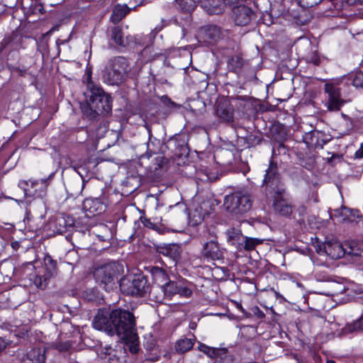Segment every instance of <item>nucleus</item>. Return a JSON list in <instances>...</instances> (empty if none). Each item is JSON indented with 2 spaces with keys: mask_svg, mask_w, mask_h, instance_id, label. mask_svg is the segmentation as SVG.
<instances>
[{
  "mask_svg": "<svg viewBox=\"0 0 363 363\" xmlns=\"http://www.w3.org/2000/svg\"><path fill=\"white\" fill-rule=\"evenodd\" d=\"M87 91L86 92V104L82 107L85 116L90 119L95 118L99 115H107L112 110L111 97L95 84L91 79V73L86 77Z\"/></svg>",
  "mask_w": 363,
  "mask_h": 363,
  "instance_id": "obj_1",
  "label": "nucleus"
},
{
  "mask_svg": "<svg viewBox=\"0 0 363 363\" xmlns=\"http://www.w3.org/2000/svg\"><path fill=\"white\" fill-rule=\"evenodd\" d=\"M112 335H117L122 340H136L135 317L127 310L118 308L110 312Z\"/></svg>",
  "mask_w": 363,
  "mask_h": 363,
  "instance_id": "obj_2",
  "label": "nucleus"
},
{
  "mask_svg": "<svg viewBox=\"0 0 363 363\" xmlns=\"http://www.w3.org/2000/svg\"><path fill=\"white\" fill-rule=\"evenodd\" d=\"M124 273L123 264L118 262H111L95 269L94 277L96 281L106 291L116 288L120 277Z\"/></svg>",
  "mask_w": 363,
  "mask_h": 363,
  "instance_id": "obj_3",
  "label": "nucleus"
},
{
  "mask_svg": "<svg viewBox=\"0 0 363 363\" xmlns=\"http://www.w3.org/2000/svg\"><path fill=\"white\" fill-rule=\"evenodd\" d=\"M121 291L131 296H144L149 290V283L145 276L133 274L121 277L119 281Z\"/></svg>",
  "mask_w": 363,
  "mask_h": 363,
  "instance_id": "obj_4",
  "label": "nucleus"
},
{
  "mask_svg": "<svg viewBox=\"0 0 363 363\" xmlns=\"http://www.w3.org/2000/svg\"><path fill=\"white\" fill-rule=\"evenodd\" d=\"M127 69L126 60L116 57L108 61L103 73L104 82L110 85H118L124 79Z\"/></svg>",
  "mask_w": 363,
  "mask_h": 363,
  "instance_id": "obj_5",
  "label": "nucleus"
},
{
  "mask_svg": "<svg viewBox=\"0 0 363 363\" xmlns=\"http://www.w3.org/2000/svg\"><path fill=\"white\" fill-rule=\"evenodd\" d=\"M223 206L233 215H242L251 209L252 200L247 194L237 191L225 196Z\"/></svg>",
  "mask_w": 363,
  "mask_h": 363,
  "instance_id": "obj_6",
  "label": "nucleus"
},
{
  "mask_svg": "<svg viewBox=\"0 0 363 363\" xmlns=\"http://www.w3.org/2000/svg\"><path fill=\"white\" fill-rule=\"evenodd\" d=\"M353 245H354V243L352 242L342 245L338 241H328L323 243V246L320 247V251H323L325 255L333 259H340L346 254L358 255L359 252L354 249Z\"/></svg>",
  "mask_w": 363,
  "mask_h": 363,
  "instance_id": "obj_7",
  "label": "nucleus"
},
{
  "mask_svg": "<svg viewBox=\"0 0 363 363\" xmlns=\"http://www.w3.org/2000/svg\"><path fill=\"white\" fill-rule=\"evenodd\" d=\"M263 184L271 193L281 196L284 192V189L280 186V179L277 174V166L273 162H271L268 169L266 170V174L263 181Z\"/></svg>",
  "mask_w": 363,
  "mask_h": 363,
  "instance_id": "obj_8",
  "label": "nucleus"
},
{
  "mask_svg": "<svg viewBox=\"0 0 363 363\" xmlns=\"http://www.w3.org/2000/svg\"><path fill=\"white\" fill-rule=\"evenodd\" d=\"M157 34V31L152 30L150 33H140L133 36L134 42L136 45L145 47L141 54L147 61L153 60L160 55L158 52H154L152 54V48L150 46Z\"/></svg>",
  "mask_w": 363,
  "mask_h": 363,
  "instance_id": "obj_9",
  "label": "nucleus"
},
{
  "mask_svg": "<svg viewBox=\"0 0 363 363\" xmlns=\"http://www.w3.org/2000/svg\"><path fill=\"white\" fill-rule=\"evenodd\" d=\"M198 350L211 359H214V362L218 363H233L232 355L226 348L211 347L203 343H199Z\"/></svg>",
  "mask_w": 363,
  "mask_h": 363,
  "instance_id": "obj_10",
  "label": "nucleus"
},
{
  "mask_svg": "<svg viewBox=\"0 0 363 363\" xmlns=\"http://www.w3.org/2000/svg\"><path fill=\"white\" fill-rule=\"evenodd\" d=\"M325 92L328 94L327 107L330 111H338L345 104L341 99L340 89L333 84L327 83L324 86Z\"/></svg>",
  "mask_w": 363,
  "mask_h": 363,
  "instance_id": "obj_11",
  "label": "nucleus"
},
{
  "mask_svg": "<svg viewBox=\"0 0 363 363\" xmlns=\"http://www.w3.org/2000/svg\"><path fill=\"white\" fill-rule=\"evenodd\" d=\"M201 255L203 257L211 260H219L223 258V252L220 247L216 236L211 235L209 240L204 242Z\"/></svg>",
  "mask_w": 363,
  "mask_h": 363,
  "instance_id": "obj_12",
  "label": "nucleus"
},
{
  "mask_svg": "<svg viewBox=\"0 0 363 363\" xmlns=\"http://www.w3.org/2000/svg\"><path fill=\"white\" fill-rule=\"evenodd\" d=\"M109 317L110 312L105 309L99 310L93 320L94 328L112 335V324Z\"/></svg>",
  "mask_w": 363,
  "mask_h": 363,
  "instance_id": "obj_13",
  "label": "nucleus"
},
{
  "mask_svg": "<svg viewBox=\"0 0 363 363\" xmlns=\"http://www.w3.org/2000/svg\"><path fill=\"white\" fill-rule=\"evenodd\" d=\"M234 20L237 25H247L255 16L254 12L247 6L239 5L233 7Z\"/></svg>",
  "mask_w": 363,
  "mask_h": 363,
  "instance_id": "obj_14",
  "label": "nucleus"
},
{
  "mask_svg": "<svg viewBox=\"0 0 363 363\" xmlns=\"http://www.w3.org/2000/svg\"><path fill=\"white\" fill-rule=\"evenodd\" d=\"M83 209L87 216H94L104 212L106 206L98 198L86 199L83 203Z\"/></svg>",
  "mask_w": 363,
  "mask_h": 363,
  "instance_id": "obj_15",
  "label": "nucleus"
},
{
  "mask_svg": "<svg viewBox=\"0 0 363 363\" xmlns=\"http://www.w3.org/2000/svg\"><path fill=\"white\" fill-rule=\"evenodd\" d=\"M157 252L167 256L173 260L179 259L182 252V246L176 243L161 244L157 246Z\"/></svg>",
  "mask_w": 363,
  "mask_h": 363,
  "instance_id": "obj_16",
  "label": "nucleus"
},
{
  "mask_svg": "<svg viewBox=\"0 0 363 363\" xmlns=\"http://www.w3.org/2000/svg\"><path fill=\"white\" fill-rule=\"evenodd\" d=\"M201 6L209 14H220L224 11L223 0H201Z\"/></svg>",
  "mask_w": 363,
  "mask_h": 363,
  "instance_id": "obj_17",
  "label": "nucleus"
},
{
  "mask_svg": "<svg viewBox=\"0 0 363 363\" xmlns=\"http://www.w3.org/2000/svg\"><path fill=\"white\" fill-rule=\"evenodd\" d=\"M227 241L233 245L241 250L244 236L240 229L235 227H230L225 231Z\"/></svg>",
  "mask_w": 363,
  "mask_h": 363,
  "instance_id": "obj_18",
  "label": "nucleus"
},
{
  "mask_svg": "<svg viewBox=\"0 0 363 363\" xmlns=\"http://www.w3.org/2000/svg\"><path fill=\"white\" fill-rule=\"evenodd\" d=\"M45 350L41 348H33L27 354L21 363H45Z\"/></svg>",
  "mask_w": 363,
  "mask_h": 363,
  "instance_id": "obj_19",
  "label": "nucleus"
},
{
  "mask_svg": "<svg viewBox=\"0 0 363 363\" xmlns=\"http://www.w3.org/2000/svg\"><path fill=\"white\" fill-rule=\"evenodd\" d=\"M150 272L154 281V285L163 286L169 279L166 271L159 267H152Z\"/></svg>",
  "mask_w": 363,
  "mask_h": 363,
  "instance_id": "obj_20",
  "label": "nucleus"
},
{
  "mask_svg": "<svg viewBox=\"0 0 363 363\" xmlns=\"http://www.w3.org/2000/svg\"><path fill=\"white\" fill-rule=\"evenodd\" d=\"M147 293L149 294V298L155 303H161L165 298H167L162 286L153 284L150 286L149 285V290Z\"/></svg>",
  "mask_w": 363,
  "mask_h": 363,
  "instance_id": "obj_21",
  "label": "nucleus"
},
{
  "mask_svg": "<svg viewBox=\"0 0 363 363\" xmlns=\"http://www.w3.org/2000/svg\"><path fill=\"white\" fill-rule=\"evenodd\" d=\"M274 208L280 215L288 216L292 213V206L286 199L275 198Z\"/></svg>",
  "mask_w": 363,
  "mask_h": 363,
  "instance_id": "obj_22",
  "label": "nucleus"
},
{
  "mask_svg": "<svg viewBox=\"0 0 363 363\" xmlns=\"http://www.w3.org/2000/svg\"><path fill=\"white\" fill-rule=\"evenodd\" d=\"M219 118L225 122H230L233 118V110L231 106L225 104H220L216 110Z\"/></svg>",
  "mask_w": 363,
  "mask_h": 363,
  "instance_id": "obj_23",
  "label": "nucleus"
},
{
  "mask_svg": "<svg viewBox=\"0 0 363 363\" xmlns=\"http://www.w3.org/2000/svg\"><path fill=\"white\" fill-rule=\"evenodd\" d=\"M108 36L116 45L125 46L123 30L119 26L111 27L109 29Z\"/></svg>",
  "mask_w": 363,
  "mask_h": 363,
  "instance_id": "obj_24",
  "label": "nucleus"
},
{
  "mask_svg": "<svg viewBox=\"0 0 363 363\" xmlns=\"http://www.w3.org/2000/svg\"><path fill=\"white\" fill-rule=\"evenodd\" d=\"M194 338H182L176 342L175 350L180 354L189 351L194 345Z\"/></svg>",
  "mask_w": 363,
  "mask_h": 363,
  "instance_id": "obj_25",
  "label": "nucleus"
},
{
  "mask_svg": "<svg viewBox=\"0 0 363 363\" xmlns=\"http://www.w3.org/2000/svg\"><path fill=\"white\" fill-rule=\"evenodd\" d=\"M50 277L46 274L39 275L36 274H30V281L35 286L36 288L45 289L48 284Z\"/></svg>",
  "mask_w": 363,
  "mask_h": 363,
  "instance_id": "obj_26",
  "label": "nucleus"
},
{
  "mask_svg": "<svg viewBox=\"0 0 363 363\" xmlns=\"http://www.w3.org/2000/svg\"><path fill=\"white\" fill-rule=\"evenodd\" d=\"M201 33H206V38L210 41H216L220 38V28L216 26H209L202 30Z\"/></svg>",
  "mask_w": 363,
  "mask_h": 363,
  "instance_id": "obj_27",
  "label": "nucleus"
},
{
  "mask_svg": "<svg viewBox=\"0 0 363 363\" xmlns=\"http://www.w3.org/2000/svg\"><path fill=\"white\" fill-rule=\"evenodd\" d=\"M128 12V10L126 6H117L113 10L111 21L114 23H117L126 16Z\"/></svg>",
  "mask_w": 363,
  "mask_h": 363,
  "instance_id": "obj_28",
  "label": "nucleus"
},
{
  "mask_svg": "<svg viewBox=\"0 0 363 363\" xmlns=\"http://www.w3.org/2000/svg\"><path fill=\"white\" fill-rule=\"evenodd\" d=\"M162 286L167 298H171L178 293L179 289H180V284L169 279Z\"/></svg>",
  "mask_w": 363,
  "mask_h": 363,
  "instance_id": "obj_29",
  "label": "nucleus"
},
{
  "mask_svg": "<svg viewBox=\"0 0 363 363\" xmlns=\"http://www.w3.org/2000/svg\"><path fill=\"white\" fill-rule=\"evenodd\" d=\"M344 333H355L363 330V315L357 320L348 323L342 329Z\"/></svg>",
  "mask_w": 363,
  "mask_h": 363,
  "instance_id": "obj_30",
  "label": "nucleus"
},
{
  "mask_svg": "<svg viewBox=\"0 0 363 363\" xmlns=\"http://www.w3.org/2000/svg\"><path fill=\"white\" fill-rule=\"evenodd\" d=\"M199 0H176L177 8L184 12H190L194 9Z\"/></svg>",
  "mask_w": 363,
  "mask_h": 363,
  "instance_id": "obj_31",
  "label": "nucleus"
},
{
  "mask_svg": "<svg viewBox=\"0 0 363 363\" xmlns=\"http://www.w3.org/2000/svg\"><path fill=\"white\" fill-rule=\"evenodd\" d=\"M44 263L47 270L45 273L50 277L57 273V262L54 260L50 255H45L44 258Z\"/></svg>",
  "mask_w": 363,
  "mask_h": 363,
  "instance_id": "obj_32",
  "label": "nucleus"
},
{
  "mask_svg": "<svg viewBox=\"0 0 363 363\" xmlns=\"http://www.w3.org/2000/svg\"><path fill=\"white\" fill-rule=\"evenodd\" d=\"M262 242L263 240L261 239L244 237L241 249H244L247 251H251L254 250L257 245L262 243Z\"/></svg>",
  "mask_w": 363,
  "mask_h": 363,
  "instance_id": "obj_33",
  "label": "nucleus"
},
{
  "mask_svg": "<svg viewBox=\"0 0 363 363\" xmlns=\"http://www.w3.org/2000/svg\"><path fill=\"white\" fill-rule=\"evenodd\" d=\"M72 346L69 340H64L62 336H60L59 340L52 343V347L60 352H67Z\"/></svg>",
  "mask_w": 363,
  "mask_h": 363,
  "instance_id": "obj_34",
  "label": "nucleus"
},
{
  "mask_svg": "<svg viewBox=\"0 0 363 363\" xmlns=\"http://www.w3.org/2000/svg\"><path fill=\"white\" fill-rule=\"evenodd\" d=\"M350 79L352 80V85L356 88L363 89V72L357 71L350 74Z\"/></svg>",
  "mask_w": 363,
  "mask_h": 363,
  "instance_id": "obj_35",
  "label": "nucleus"
},
{
  "mask_svg": "<svg viewBox=\"0 0 363 363\" xmlns=\"http://www.w3.org/2000/svg\"><path fill=\"white\" fill-rule=\"evenodd\" d=\"M320 135H322L320 132L318 130H313L306 136V140H307L308 143H310L311 145L316 147L320 145L318 141V138Z\"/></svg>",
  "mask_w": 363,
  "mask_h": 363,
  "instance_id": "obj_36",
  "label": "nucleus"
},
{
  "mask_svg": "<svg viewBox=\"0 0 363 363\" xmlns=\"http://www.w3.org/2000/svg\"><path fill=\"white\" fill-rule=\"evenodd\" d=\"M141 222L146 228L155 230L157 231L159 230V227L154 223H152L150 219L147 218H141Z\"/></svg>",
  "mask_w": 363,
  "mask_h": 363,
  "instance_id": "obj_37",
  "label": "nucleus"
},
{
  "mask_svg": "<svg viewBox=\"0 0 363 363\" xmlns=\"http://www.w3.org/2000/svg\"><path fill=\"white\" fill-rule=\"evenodd\" d=\"M125 342L130 343V350L133 353H136L138 351V335L136 334V340L135 341H131L130 340H124Z\"/></svg>",
  "mask_w": 363,
  "mask_h": 363,
  "instance_id": "obj_38",
  "label": "nucleus"
},
{
  "mask_svg": "<svg viewBox=\"0 0 363 363\" xmlns=\"http://www.w3.org/2000/svg\"><path fill=\"white\" fill-rule=\"evenodd\" d=\"M323 0H301V6L303 7H312L313 6L318 5Z\"/></svg>",
  "mask_w": 363,
  "mask_h": 363,
  "instance_id": "obj_39",
  "label": "nucleus"
},
{
  "mask_svg": "<svg viewBox=\"0 0 363 363\" xmlns=\"http://www.w3.org/2000/svg\"><path fill=\"white\" fill-rule=\"evenodd\" d=\"M177 294L184 297H189L191 295L192 292L189 288L186 286H182L180 284V289H179V291Z\"/></svg>",
  "mask_w": 363,
  "mask_h": 363,
  "instance_id": "obj_40",
  "label": "nucleus"
},
{
  "mask_svg": "<svg viewBox=\"0 0 363 363\" xmlns=\"http://www.w3.org/2000/svg\"><path fill=\"white\" fill-rule=\"evenodd\" d=\"M160 100H161V101L164 104H165V105H167L168 106H171L172 107V106H176L175 103L172 101L171 99L167 96H166V95L162 96L160 98Z\"/></svg>",
  "mask_w": 363,
  "mask_h": 363,
  "instance_id": "obj_41",
  "label": "nucleus"
},
{
  "mask_svg": "<svg viewBox=\"0 0 363 363\" xmlns=\"http://www.w3.org/2000/svg\"><path fill=\"white\" fill-rule=\"evenodd\" d=\"M33 13H45V9L43 7V6L41 4H38L34 6L33 9Z\"/></svg>",
  "mask_w": 363,
  "mask_h": 363,
  "instance_id": "obj_42",
  "label": "nucleus"
},
{
  "mask_svg": "<svg viewBox=\"0 0 363 363\" xmlns=\"http://www.w3.org/2000/svg\"><path fill=\"white\" fill-rule=\"evenodd\" d=\"M355 158L361 159L363 158V143L361 145L359 150H357L354 154Z\"/></svg>",
  "mask_w": 363,
  "mask_h": 363,
  "instance_id": "obj_43",
  "label": "nucleus"
},
{
  "mask_svg": "<svg viewBox=\"0 0 363 363\" xmlns=\"http://www.w3.org/2000/svg\"><path fill=\"white\" fill-rule=\"evenodd\" d=\"M254 313L259 318H263L265 316L264 313L258 307L255 308Z\"/></svg>",
  "mask_w": 363,
  "mask_h": 363,
  "instance_id": "obj_44",
  "label": "nucleus"
},
{
  "mask_svg": "<svg viewBox=\"0 0 363 363\" xmlns=\"http://www.w3.org/2000/svg\"><path fill=\"white\" fill-rule=\"evenodd\" d=\"M7 345V342L6 341L2 338V337H0V353L4 350V349L6 348Z\"/></svg>",
  "mask_w": 363,
  "mask_h": 363,
  "instance_id": "obj_45",
  "label": "nucleus"
},
{
  "mask_svg": "<svg viewBox=\"0 0 363 363\" xmlns=\"http://www.w3.org/2000/svg\"><path fill=\"white\" fill-rule=\"evenodd\" d=\"M223 1L225 2V7L226 6V5L233 6L239 1L238 0H223Z\"/></svg>",
  "mask_w": 363,
  "mask_h": 363,
  "instance_id": "obj_46",
  "label": "nucleus"
},
{
  "mask_svg": "<svg viewBox=\"0 0 363 363\" xmlns=\"http://www.w3.org/2000/svg\"><path fill=\"white\" fill-rule=\"evenodd\" d=\"M308 21V19L307 18H305L303 19H301V18H298L296 20V23H299L301 25H305L307 23Z\"/></svg>",
  "mask_w": 363,
  "mask_h": 363,
  "instance_id": "obj_47",
  "label": "nucleus"
},
{
  "mask_svg": "<svg viewBox=\"0 0 363 363\" xmlns=\"http://www.w3.org/2000/svg\"><path fill=\"white\" fill-rule=\"evenodd\" d=\"M11 247L14 250H18L20 247V243L18 241L11 242Z\"/></svg>",
  "mask_w": 363,
  "mask_h": 363,
  "instance_id": "obj_48",
  "label": "nucleus"
},
{
  "mask_svg": "<svg viewBox=\"0 0 363 363\" xmlns=\"http://www.w3.org/2000/svg\"><path fill=\"white\" fill-rule=\"evenodd\" d=\"M236 307L238 308L242 313H245V309L242 308L241 303H236Z\"/></svg>",
  "mask_w": 363,
  "mask_h": 363,
  "instance_id": "obj_49",
  "label": "nucleus"
},
{
  "mask_svg": "<svg viewBox=\"0 0 363 363\" xmlns=\"http://www.w3.org/2000/svg\"><path fill=\"white\" fill-rule=\"evenodd\" d=\"M351 213L354 216L362 217V216H359V211L358 210H352Z\"/></svg>",
  "mask_w": 363,
  "mask_h": 363,
  "instance_id": "obj_50",
  "label": "nucleus"
},
{
  "mask_svg": "<svg viewBox=\"0 0 363 363\" xmlns=\"http://www.w3.org/2000/svg\"><path fill=\"white\" fill-rule=\"evenodd\" d=\"M52 174H51V175L49 177V178H48V179H41L42 184H45V183L47 182V181H48L50 178H51V177H52Z\"/></svg>",
  "mask_w": 363,
  "mask_h": 363,
  "instance_id": "obj_51",
  "label": "nucleus"
},
{
  "mask_svg": "<svg viewBox=\"0 0 363 363\" xmlns=\"http://www.w3.org/2000/svg\"><path fill=\"white\" fill-rule=\"evenodd\" d=\"M313 196H314V201H315V202H318V196H317V195H316V194H314Z\"/></svg>",
  "mask_w": 363,
  "mask_h": 363,
  "instance_id": "obj_52",
  "label": "nucleus"
},
{
  "mask_svg": "<svg viewBox=\"0 0 363 363\" xmlns=\"http://www.w3.org/2000/svg\"><path fill=\"white\" fill-rule=\"evenodd\" d=\"M84 185H85V182L84 181V182H83V184H82V185L81 189H80V192H81V191H82V189H84Z\"/></svg>",
  "mask_w": 363,
  "mask_h": 363,
  "instance_id": "obj_53",
  "label": "nucleus"
},
{
  "mask_svg": "<svg viewBox=\"0 0 363 363\" xmlns=\"http://www.w3.org/2000/svg\"><path fill=\"white\" fill-rule=\"evenodd\" d=\"M69 39H70V38H69V39H67V40H63V41H62L60 43H61V44H63V43H67V42H69Z\"/></svg>",
  "mask_w": 363,
  "mask_h": 363,
  "instance_id": "obj_54",
  "label": "nucleus"
},
{
  "mask_svg": "<svg viewBox=\"0 0 363 363\" xmlns=\"http://www.w3.org/2000/svg\"><path fill=\"white\" fill-rule=\"evenodd\" d=\"M318 62H319V60H315L313 61V63L315 65H318Z\"/></svg>",
  "mask_w": 363,
  "mask_h": 363,
  "instance_id": "obj_55",
  "label": "nucleus"
},
{
  "mask_svg": "<svg viewBox=\"0 0 363 363\" xmlns=\"http://www.w3.org/2000/svg\"><path fill=\"white\" fill-rule=\"evenodd\" d=\"M22 184H27V182H21L20 183V185H22Z\"/></svg>",
  "mask_w": 363,
  "mask_h": 363,
  "instance_id": "obj_56",
  "label": "nucleus"
},
{
  "mask_svg": "<svg viewBox=\"0 0 363 363\" xmlns=\"http://www.w3.org/2000/svg\"><path fill=\"white\" fill-rule=\"evenodd\" d=\"M298 4L301 5V0H298Z\"/></svg>",
  "mask_w": 363,
  "mask_h": 363,
  "instance_id": "obj_57",
  "label": "nucleus"
}]
</instances>
